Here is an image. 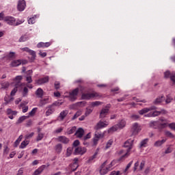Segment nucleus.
<instances>
[{
    "mask_svg": "<svg viewBox=\"0 0 175 175\" xmlns=\"http://www.w3.org/2000/svg\"><path fill=\"white\" fill-rule=\"evenodd\" d=\"M116 164V161H113L109 165V167H105L106 165H107V161H105L101 167H100V174L101 175H105V174H107V173L109 172H110V170H111V167H113V166H114V165Z\"/></svg>",
    "mask_w": 175,
    "mask_h": 175,
    "instance_id": "nucleus-1",
    "label": "nucleus"
},
{
    "mask_svg": "<svg viewBox=\"0 0 175 175\" xmlns=\"http://www.w3.org/2000/svg\"><path fill=\"white\" fill-rule=\"evenodd\" d=\"M62 105V103H59L58 101H56L53 103V105H49L47 107V111H46V116H51L54 111H55V106H61Z\"/></svg>",
    "mask_w": 175,
    "mask_h": 175,
    "instance_id": "nucleus-2",
    "label": "nucleus"
},
{
    "mask_svg": "<svg viewBox=\"0 0 175 175\" xmlns=\"http://www.w3.org/2000/svg\"><path fill=\"white\" fill-rule=\"evenodd\" d=\"M149 126L150 128H154V129H157V128H159V129H164V128L167 126V123H159L158 122L154 121L150 122Z\"/></svg>",
    "mask_w": 175,
    "mask_h": 175,
    "instance_id": "nucleus-3",
    "label": "nucleus"
},
{
    "mask_svg": "<svg viewBox=\"0 0 175 175\" xmlns=\"http://www.w3.org/2000/svg\"><path fill=\"white\" fill-rule=\"evenodd\" d=\"M142 129L143 127L139 123H133L131 127L132 135H137L142 131Z\"/></svg>",
    "mask_w": 175,
    "mask_h": 175,
    "instance_id": "nucleus-4",
    "label": "nucleus"
},
{
    "mask_svg": "<svg viewBox=\"0 0 175 175\" xmlns=\"http://www.w3.org/2000/svg\"><path fill=\"white\" fill-rule=\"evenodd\" d=\"M98 96H99V94L95 92H93L92 93H83L82 94V99H87V100H90V99H92L94 98H98Z\"/></svg>",
    "mask_w": 175,
    "mask_h": 175,
    "instance_id": "nucleus-5",
    "label": "nucleus"
},
{
    "mask_svg": "<svg viewBox=\"0 0 175 175\" xmlns=\"http://www.w3.org/2000/svg\"><path fill=\"white\" fill-rule=\"evenodd\" d=\"M77 95H79V88H75L70 92L68 96L69 100H71V102H75V100L77 99Z\"/></svg>",
    "mask_w": 175,
    "mask_h": 175,
    "instance_id": "nucleus-6",
    "label": "nucleus"
},
{
    "mask_svg": "<svg viewBox=\"0 0 175 175\" xmlns=\"http://www.w3.org/2000/svg\"><path fill=\"white\" fill-rule=\"evenodd\" d=\"M5 21H6L7 24H9V25H20V24H21V22H16V18L12 16L5 17Z\"/></svg>",
    "mask_w": 175,
    "mask_h": 175,
    "instance_id": "nucleus-7",
    "label": "nucleus"
},
{
    "mask_svg": "<svg viewBox=\"0 0 175 175\" xmlns=\"http://www.w3.org/2000/svg\"><path fill=\"white\" fill-rule=\"evenodd\" d=\"M21 50L22 51H26V53H29V54L31 55V61H35V59L36 58V52L29 49V48L28 47L21 48Z\"/></svg>",
    "mask_w": 175,
    "mask_h": 175,
    "instance_id": "nucleus-8",
    "label": "nucleus"
},
{
    "mask_svg": "<svg viewBox=\"0 0 175 175\" xmlns=\"http://www.w3.org/2000/svg\"><path fill=\"white\" fill-rule=\"evenodd\" d=\"M132 146H133V139H128L124 142V147L126 149V152L129 154L131 150H132Z\"/></svg>",
    "mask_w": 175,
    "mask_h": 175,
    "instance_id": "nucleus-9",
    "label": "nucleus"
},
{
    "mask_svg": "<svg viewBox=\"0 0 175 175\" xmlns=\"http://www.w3.org/2000/svg\"><path fill=\"white\" fill-rule=\"evenodd\" d=\"M164 77L165 79L170 78L171 81L175 83V72L166 71L164 72Z\"/></svg>",
    "mask_w": 175,
    "mask_h": 175,
    "instance_id": "nucleus-10",
    "label": "nucleus"
},
{
    "mask_svg": "<svg viewBox=\"0 0 175 175\" xmlns=\"http://www.w3.org/2000/svg\"><path fill=\"white\" fill-rule=\"evenodd\" d=\"M122 154H124L122 155ZM119 155H122L118 159V162H123V161H125L128 157H129V153L128 152H125V150H122L119 152Z\"/></svg>",
    "mask_w": 175,
    "mask_h": 175,
    "instance_id": "nucleus-11",
    "label": "nucleus"
},
{
    "mask_svg": "<svg viewBox=\"0 0 175 175\" xmlns=\"http://www.w3.org/2000/svg\"><path fill=\"white\" fill-rule=\"evenodd\" d=\"M122 154H124L122 155ZM119 155H122L118 159V162H123V161H125L128 157H129V153L128 152H125V150H122L119 152Z\"/></svg>",
    "mask_w": 175,
    "mask_h": 175,
    "instance_id": "nucleus-12",
    "label": "nucleus"
},
{
    "mask_svg": "<svg viewBox=\"0 0 175 175\" xmlns=\"http://www.w3.org/2000/svg\"><path fill=\"white\" fill-rule=\"evenodd\" d=\"M50 80V77L49 76H46L42 78H40L38 80L36 81V84H38V85H42V84H46V83H49Z\"/></svg>",
    "mask_w": 175,
    "mask_h": 175,
    "instance_id": "nucleus-13",
    "label": "nucleus"
},
{
    "mask_svg": "<svg viewBox=\"0 0 175 175\" xmlns=\"http://www.w3.org/2000/svg\"><path fill=\"white\" fill-rule=\"evenodd\" d=\"M107 125H109V122H107V121H105V122L100 121L97 123L96 126L94 127V129H96V131H98V129L106 128Z\"/></svg>",
    "mask_w": 175,
    "mask_h": 175,
    "instance_id": "nucleus-14",
    "label": "nucleus"
},
{
    "mask_svg": "<svg viewBox=\"0 0 175 175\" xmlns=\"http://www.w3.org/2000/svg\"><path fill=\"white\" fill-rule=\"evenodd\" d=\"M87 152L85 148L77 147L75 149V155H83Z\"/></svg>",
    "mask_w": 175,
    "mask_h": 175,
    "instance_id": "nucleus-15",
    "label": "nucleus"
},
{
    "mask_svg": "<svg viewBox=\"0 0 175 175\" xmlns=\"http://www.w3.org/2000/svg\"><path fill=\"white\" fill-rule=\"evenodd\" d=\"M25 6H27L25 3V0H19L18 3V10L19 12H23L25 10Z\"/></svg>",
    "mask_w": 175,
    "mask_h": 175,
    "instance_id": "nucleus-16",
    "label": "nucleus"
},
{
    "mask_svg": "<svg viewBox=\"0 0 175 175\" xmlns=\"http://www.w3.org/2000/svg\"><path fill=\"white\" fill-rule=\"evenodd\" d=\"M157 107L155 106L150 107L149 108H144L138 111L140 116H143V114H146V113H148V111H151V110H155Z\"/></svg>",
    "mask_w": 175,
    "mask_h": 175,
    "instance_id": "nucleus-17",
    "label": "nucleus"
},
{
    "mask_svg": "<svg viewBox=\"0 0 175 175\" xmlns=\"http://www.w3.org/2000/svg\"><path fill=\"white\" fill-rule=\"evenodd\" d=\"M7 115L8 116V118H10V120H13V118L17 116V111H13L11 109H8Z\"/></svg>",
    "mask_w": 175,
    "mask_h": 175,
    "instance_id": "nucleus-18",
    "label": "nucleus"
},
{
    "mask_svg": "<svg viewBox=\"0 0 175 175\" xmlns=\"http://www.w3.org/2000/svg\"><path fill=\"white\" fill-rule=\"evenodd\" d=\"M18 87H25V83H16L15 85V88L12 90L10 95L11 96H14L16 95V92H17V88Z\"/></svg>",
    "mask_w": 175,
    "mask_h": 175,
    "instance_id": "nucleus-19",
    "label": "nucleus"
},
{
    "mask_svg": "<svg viewBox=\"0 0 175 175\" xmlns=\"http://www.w3.org/2000/svg\"><path fill=\"white\" fill-rule=\"evenodd\" d=\"M167 111L165 109H161V111H154L153 113H150L151 116L150 117H157L161 114H166Z\"/></svg>",
    "mask_w": 175,
    "mask_h": 175,
    "instance_id": "nucleus-20",
    "label": "nucleus"
},
{
    "mask_svg": "<svg viewBox=\"0 0 175 175\" xmlns=\"http://www.w3.org/2000/svg\"><path fill=\"white\" fill-rule=\"evenodd\" d=\"M75 135L77 136V137L79 139H81V137H83L84 135V129H83V128L78 129Z\"/></svg>",
    "mask_w": 175,
    "mask_h": 175,
    "instance_id": "nucleus-21",
    "label": "nucleus"
},
{
    "mask_svg": "<svg viewBox=\"0 0 175 175\" xmlns=\"http://www.w3.org/2000/svg\"><path fill=\"white\" fill-rule=\"evenodd\" d=\"M4 58H7L8 59H13L16 58V53L14 52L5 53L4 54Z\"/></svg>",
    "mask_w": 175,
    "mask_h": 175,
    "instance_id": "nucleus-22",
    "label": "nucleus"
},
{
    "mask_svg": "<svg viewBox=\"0 0 175 175\" xmlns=\"http://www.w3.org/2000/svg\"><path fill=\"white\" fill-rule=\"evenodd\" d=\"M22 62L21 59L13 60L10 64V66L12 68H16V66H20Z\"/></svg>",
    "mask_w": 175,
    "mask_h": 175,
    "instance_id": "nucleus-23",
    "label": "nucleus"
},
{
    "mask_svg": "<svg viewBox=\"0 0 175 175\" xmlns=\"http://www.w3.org/2000/svg\"><path fill=\"white\" fill-rule=\"evenodd\" d=\"M46 169V165H42L40 167H38L37 170H35L33 175H39L41 174V173Z\"/></svg>",
    "mask_w": 175,
    "mask_h": 175,
    "instance_id": "nucleus-24",
    "label": "nucleus"
},
{
    "mask_svg": "<svg viewBox=\"0 0 175 175\" xmlns=\"http://www.w3.org/2000/svg\"><path fill=\"white\" fill-rule=\"evenodd\" d=\"M58 142H60V143H63L64 144H68L69 143V138L65 137V136H59L57 138Z\"/></svg>",
    "mask_w": 175,
    "mask_h": 175,
    "instance_id": "nucleus-25",
    "label": "nucleus"
},
{
    "mask_svg": "<svg viewBox=\"0 0 175 175\" xmlns=\"http://www.w3.org/2000/svg\"><path fill=\"white\" fill-rule=\"evenodd\" d=\"M167 140V139L164 138L161 140H158L156 142H154V147H161V146H162L163 144H165V143H166V141Z\"/></svg>",
    "mask_w": 175,
    "mask_h": 175,
    "instance_id": "nucleus-26",
    "label": "nucleus"
},
{
    "mask_svg": "<svg viewBox=\"0 0 175 175\" xmlns=\"http://www.w3.org/2000/svg\"><path fill=\"white\" fill-rule=\"evenodd\" d=\"M51 46V42H40L37 44V47L38 49L40 48H46V47H50Z\"/></svg>",
    "mask_w": 175,
    "mask_h": 175,
    "instance_id": "nucleus-27",
    "label": "nucleus"
},
{
    "mask_svg": "<svg viewBox=\"0 0 175 175\" xmlns=\"http://www.w3.org/2000/svg\"><path fill=\"white\" fill-rule=\"evenodd\" d=\"M69 112L68 111V110H64L62 111L59 116V118L60 119L61 121H64V120L65 119V117H66V116H68V113Z\"/></svg>",
    "mask_w": 175,
    "mask_h": 175,
    "instance_id": "nucleus-28",
    "label": "nucleus"
},
{
    "mask_svg": "<svg viewBox=\"0 0 175 175\" xmlns=\"http://www.w3.org/2000/svg\"><path fill=\"white\" fill-rule=\"evenodd\" d=\"M109 114V109H103L100 113V118H105Z\"/></svg>",
    "mask_w": 175,
    "mask_h": 175,
    "instance_id": "nucleus-29",
    "label": "nucleus"
},
{
    "mask_svg": "<svg viewBox=\"0 0 175 175\" xmlns=\"http://www.w3.org/2000/svg\"><path fill=\"white\" fill-rule=\"evenodd\" d=\"M44 92L43 91V89H42L41 88H39L36 91V95L38 96V98H43Z\"/></svg>",
    "mask_w": 175,
    "mask_h": 175,
    "instance_id": "nucleus-30",
    "label": "nucleus"
},
{
    "mask_svg": "<svg viewBox=\"0 0 175 175\" xmlns=\"http://www.w3.org/2000/svg\"><path fill=\"white\" fill-rule=\"evenodd\" d=\"M118 128L120 129H122V128H125V126L126 125V121L122 120L118 124Z\"/></svg>",
    "mask_w": 175,
    "mask_h": 175,
    "instance_id": "nucleus-31",
    "label": "nucleus"
},
{
    "mask_svg": "<svg viewBox=\"0 0 175 175\" xmlns=\"http://www.w3.org/2000/svg\"><path fill=\"white\" fill-rule=\"evenodd\" d=\"M55 152L57 154H61V152L62 151V144H58L55 146Z\"/></svg>",
    "mask_w": 175,
    "mask_h": 175,
    "instance_id": "nucleus-32",
    "label": "nucleus"
},
{
    "mask_svg": "<svg viewBox=\"0 0 175 175\" xmlns=\"http://www.w3.org/2000/svg\"><path fill=\"white\" fill-rule=\"evenodd\" d=\"M14 99L13 97H10V96H5L4 97V100H5V105H9L10 102H12Z\"/></svg>",
    "mask_w": 175,
    "mask_h": 175,
    "instance_id": "nucleus-33",
    "label": "nucleus"
},
{
    "mask_svg": "<svg viewBox=\"0 0 175 175\" xmlns=\"http://www.w3.org/2000/svg\"><path fill=\"white\" fill-rule=\"evenodd\" d=\"M1 85L3 90H8V88H9L10 85V83H9V81H5V82H2L1 83Z\"/></svg>",
    "mask_w": 175,
    "mask_h": 175,
    "instance_id": "nucleus-34",
    "label": "nucleus"
},
{
    "mask_svg": "<svg viewBox=\"0 0 175 175\" xmlns=\"http://www.w3.org/2000/svg\"><path fill=\"white\" fill-rule=\"evenodd\" d=\"M116 131H118V126L114 125L108 130V133H113V132H116Z\"/></svg>",
    "mask_w": 175,
    "mask_h": 175,
    "instance_id": "nucleus-35",
    "label": "nucleus"
},
{
    "mask_svg": "<svg viewBox=\"0 0 175 175\" xmlns=\"http://www.w3.org/2000/svg\"><path fill=\"white\" fill-rule=\"evenodd\" d=\"M29 144V141L25 140L21 144V148H25Z\"/></svg>",
    "mask_w": 175,
    "mask_h": 175,
    "instance_id": "nucleus-36",
    "label": "nucleus"
},
{
    "mask_svg": "<svg viewBox=\"0 0 175 175\" xmlns=\"http://www.w3.org/2000/svg\"><path fill=\"white\" fill-rule=\"evenodd\" d=\"M100 105H102V102L100 101H94L90 103L91 107H96V106H100Z\"/></svg>",
    "mask_w": 175,
    "mask_h": 175,
    "instance_id": "nucleus-37",
    "label": "nucleus"
},
{
    "mask_svg": "<svg viewBox=\"0 0 175 175\" xmlns=\"http://www.w3.org/2000/svg\"><path fill=\"white\" fill-rule=\"evenodd\" d=\"M76 129H77L76 126H72L68 129L67 132L68 135H72V133H75V132H76Z\"/></svg>",
    "mask_w": 175,
    "mask_h": 175,
    "instance_id": "nucleus-38",
    "label": "nucleus"
},
{
    "mask_svg": "<svg viewBox=\"0 0 175 175\" xmlns=\"http://www.w3.org/2000/svg\"><path fill=\"white\" fill-rule=\"evenodd\" d=\"M49 100H50V98H42L40 100V103L43 106L46 105V103H49Z\"/></svg>",
    "mask_w": 175,
    "mask_h": 175,
    "instance_id": "nucleus-39",
    "label": "nucleus"
},
{
    "mask_svg": "<svg viewBox=\"0 0 175 175\" xmlns=\"http://www.w3.org/2000/svg\"><path fill=\"white\" fill-rule=\"evenodd\" d=\"M165 135L167 137H170V139H174V135L172 133V132L167 131L165 132Z\"/></svg>",
    "mask_w": 175,
    "mask_h": 175,
    "instance_id": "nucleus-40",
    "label": "nucleus"
},
{
    "mask_svg": "<svg viewBox=\"0 0 175 175\" xmlns=\"http://www.w3.org/2000/svg\"><path fill=\"white\" fill-rule=\"evenodd\" d=\"M44 137V133H38V135L36 138L37 142H40Z\"/></svg>",
    "mask_w": 175,
    "mask_h": 175,
    "instance_id": "nucleus-41",
    "label": "nucleus"
},
{
    "mask_svg": "<svg viewBox=\"0 0 175 175\" xmlns=\"http://www.w3.org/2000/svg\"><path fill=\"white\" fill-rule=\"evenodd\" d=\"M163 99H165V97L163 96H161V97L156 98V100L154 102V105L161 103V102H162L163 100Z\"/></svg>",
    "mask_w": 175,
    "mask_h": 175,
    "instance_id": "nucleus-42",
    "label": "nucleus"
},
{
    "mask_svg": "<svg viewBox=\"0 0 175 175\" xmlns=\"http://www.w3.org/2000/svg\"><path fill=\"white\" fill-rule=\"evenodd\" d=\"M94 137H96L97 139H101V137H103V134L101 132L96 131L94 134Z\"/></svg>",
    "mask_w": 175,
    "mask_h": 175,
    "instance_id": "nucleus-43",
    "label": "nucleus"
},
{
    "mask_svg": "<svg viewBox=\"0 0 175 175\" xmlns=\"http://www.w3.org/2000/svg\"><path fill=\"white\" fill-rule=\"evenodd\" d=\"M147 143H148V139L146 138L141 142L140 147H146Z\"/></svg>",
    "mask_w": 175,
    "mask_h": 175,
    "instance_id": "nucleus-44",
    "label": "nucleus"
},
{
    "mask_svg": "<svg viewBox=\"0 0 175 175\" xmlns=\"http://www.w3.org/2000/svg\"><path fill=\"white\" fill-rule=\"evenodd\" d=\"M27 118H28V116H22L20 117L16 122V124H21V122H23V121H25V120H27Z\"/></svg>",
    "mask_w": 175,
    "mask_h": 175,
    "instance_id": "nucleus-45",
    "label": "nucleus"
},
{
    "mask_svg": "<svg viewBox=\"0 0 175 175\" xmlns=\"http://www.w3.org/2000/svg\"><path fill=\"white\" fill-rule=\"evenodd\" d=\"M21 80H23V76L21 75H18L16 76L14 79V81H18L17 84H21V83H20V81H21Z\"/></svg>",
    "mask_w": 175,
    "mask_h": 175,
    "instance_id": "nucleus-46",
    "label": "nucleus"
},
{
    "mask_svg": "<svg viewBox=\"0 0 175 175\" xmlns=\"http://www.w3.org/2000/svg\"><path fill=\"white\" fill-rule=\"evenodd\" d=\"M20 107L23 109V113H27L28 111V106H25L24 103H21Z\"/></svg>",
    "mask_w": 175,
    "mask_h": 175,
    "instance_id": "nucleus-47",
    "label": "nucleus"
},
{
    "mask_svg": "<svg viewBox=\"0 0 175 175\" xmlns=\"http://www.w3.org/2000/svg\"><path fill=\"white\" fill-rule=\"evenodd\" d=\"M96 155H98V150H96L95 152V153L89 158L88 159V162H92V161H94V159H95V158H96Z\"/></svg>",
    "mask_w": 175,
    "mask_h": 175,
    "instance_id": "nucleus-48",
    "label": "nucleus"
},
{
    "mask_svg": "<svg viewBox=\"0 0 175 175\" xmlns=\"http://www.w3.org/2000/svg\"><path fill=\"white\" fill-rule=\"evenodd\" d=\"M23 140V135H21L15 141L14 144L15 146H18L20 144V142Z\"/></svg>",
    "mask_w": 175,
    "mask_h": 175,
    "instance_id": "nucleus-49",
    "label": "nucleus"
},
{
    "mask_svg": "<svg viewBox=\"0 0 175 175\" xmlns=\"http://www.w3.org/2000/svg\"><path fill=\"white\" fill-rule=\"evenodd\" d=\"M81 116V111H78L76 112V113L72 117V120H76L78 117H80Z\"/></svg>",
    "mask_w": 175,
    "mask_h": 175,
    "instance_id": "nucleus-50",
    "label": "nucleus"
},
{
    "mask_svg": "<svg viewBox=\"0 0 175 175\" xmlns=\"http://www.w3.org/2000/svg\"><path fill=\"white\" fill-rule=\"evenodd\" d=\"M72 151H73V148H68L66 157H70V155H72Z\"/></svg>",
    "mask_w": 175,
    "mask_h": 175,
    "instance_id": "nucleus-51",
    "label": "nucleus"
},
{
    "mask_svg": "<svg viewBox=\"0 0 175 175\" xmlns=\"http://www.w3.org/2000/svg\"><path fill=\"white\" fill-rule=\"evenodd\" d=\"M113 144V140L109 139L108 142L106 144L105 148L107 150V148H110L111 147V145Z\"/></svg>",
    "mask_w": 175,
    "mask_h": 175,
    "instance_id": "nucleus-52",
    "label": "nucleus"
},
{
    "mask_svg": "<svg viewBox=\"0 0 175 175\" xmlns=\"http://www.w3.org/2000/svg\"><path fill=\"white\" fill-rule=\"evenodd\" d=\"M35 20H36V16H33L28 20L29 24H35Z\"/></svg>",
    "mask_w": 175,
    "mask_h": 175,
    "instance_id": "nucleus-53",
    "label": "nucleus"
},
{
    "mask_svg": "<svg viewBox=\"0 0 175 175\" xmlns=\"http://www.w3.org/2000/svg\"><path fill=\"white\" fill-rule=\"evenodd\" d=\"M146 165V161H142L139 165V167L138 168V170H142V169H144V166Z\"/></svg>",
    "mask_w": 175,
    "mask_h": 175,
    "instance_id": "nucleus-54",
    "label": "nucleus"
},
{
    "mask_svg": "<svg viewBox=\"0 0 175 175\" xmlns=\"http://www.w3.org/2000/svg\"><path fill=\"white\" fill-rule=\"evenodd\" d=\"M172 100H173V97H172L170 96H167V98L165 100V103L167 105V104L170 103V102H172Z\"/></svg>",
    "mask_w": 175,
    "mask_h": 175,
    "instance_id": "nucleus-55",
    "label": "nucleus"
},
{
    "mask_svg": "<svg viewBox=\"0 0 175 175\" xmlns=\"http://www.w3.org/2000/svg\"><path fill=\"white\" fill-rule=\"evenodd\" d=\"M167 126H169V128H170V129L175 131V123L174 122L170 123V124L167 123Z\"/></svg>",
    "mask_w": 175,
    "mask_h": 175,
    "instance_id": "nucleus-56",
    "label": "nucleus"
},
{
    "mask_svg": "<svg viewBox=\"0 0 175 175\" xmlns=\"http://www.w3.org/2000/svg\"><path fill=\"white\" fill-rule=\"evenodd\" d=\"M139 161H137V162L134 164L133 172H136V170H139Z\"/></svg>",
    "mask_w": 175,
    "mask_h": 175,
    "instance_id": "nucleus-57",
    "label": "nucleus"
},
{
    "mask_svg": "<svg viewBox=\"0 0 175 175\" xmlns=\"http://www.w3.org/2000/svg\"><path fill=\"white\" fill-rule=\"evenodd\" d=\"M157 122H159V124H167L166 119L163 118H159Z\"/></svg>",
    "mask_w": 175,
    "mask_h": 175,
    "instance_id": "nucleus-58",
    "label": "nucleus"
},
{
    "mask_svg": "<svg viewBox=\"0 0 175 175\" xmlns=\"http://www.w3.org/2000/svg\"><path fill=\"white\" fill-rule=\"evenodd\" d=\"M132 165H133V161H130V162L127 164V165H126V169L124 170V172H128V170L129 169V167H131V166H132Z\"/></svg>",
    "mask_w": 175,
    "mask_h": 175,
    "instance_id": "nucleus-59",
    "label": "nucleus"
},
{
    "mask_svg": "<svg viewBox=\"0 0 175 175\" xmlns=\"http://www.w3.org/2000/svg\"><path fill=\"white\" fill-rule=\"evenodd\" d=\"M37 110V107L32 109V110L29 113V116H35V113H36Z\"/></svg>",
    "mask_w": 175,
    "mask_h": 175,
    "instance_id": "nucleus-60",
    "label": "nucleus"
},
{
    "mask_svg": "<svg viewBox=\"0 0 175 175\" xmlns=\"http://www.w3.org/2000/svg\"><path fill=\"white\" fill-rule=\"evenodd\" d=\"M92 113V109H86V111L85 113V117H88V116H90Z\"/></svg>",
    "mask_w": 175,
    "mask_h": 175,
    "instance_id": "nucleus-61",
    "label": "nucleus"
},
{
    "mask_svg": "<svg viewBox=\"0 0 175 175\" xmlns=\"http://www.w3.org/2000/svg\"><path fill=\"white\" fill-rule=\"evenodd\" d=\"M33 135H35L34 133H31L30 134H27L25 135L26 140H28V139H31V137H33Z\"/></svg>",
    "mask_w": 175,
    "mask_h": 175,
    "instance_id": "nucleus-62",
    "label": "nucleus"
},
{
    "mask_svg": "<svg viewBox=\"0 0 175 175\" xmlns=\"http://www.w3.org/2000/svg\"><path fill=\"white\" fill-rule=\"evenodd\" d=\"M27 94H28V88L25 87L23 92V96H27Z\"/></svg>",
    "mask_w": 175,
    "mask_h": 175,
    "instance_id": "nucleus-63",
    "label": "nucleus"
},
{
    "mask_svg": "<svg viewBox=\"0 0 175 175\" xmlns=\"http://www.w3.org/2000/svg\"><path fill=\"white\" fill-rule=\"evenodd\" d=\"M109 175H121V172L112 171Z\"/></svg>",
    "mask_w": 175,
    "mask_h": 175,
    "instance_id": "nucleus-64",
    "label": "nucleus"
}]
</instances>
